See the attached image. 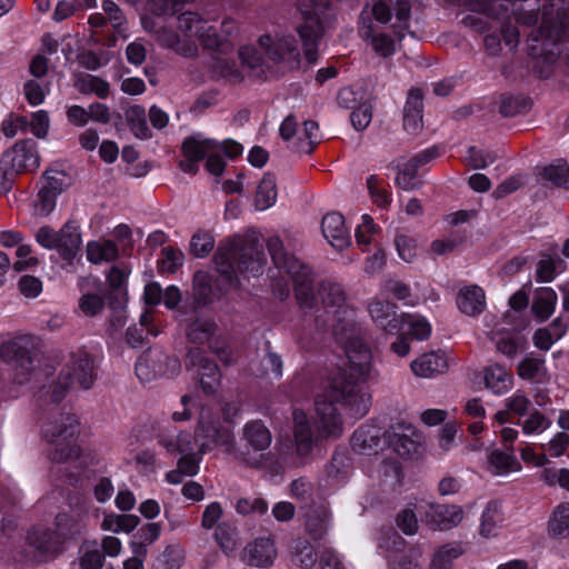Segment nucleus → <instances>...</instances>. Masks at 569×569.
<instances>
[{
  "mask_svg": "<svg viewBox=\"0 0 569 569\" xmlns=\"http://www.w3.org/2000/svg\"><path fill=\"white\" fill-rule=\"evenodd\" d=\"M569 529V502L561 503L549 521V532L552 536H562Z\"/></svg>",
  "mask_w": 569,
  "mask_h": 569,
  "instance_id": "nucleus-51",
  "label": "nucleus"
},
{
  "mask_svg": "<svg viewBox=\"0 0 569 569\" xmlns=\"http://www.w3.org/2000/svg\"><path fill=\"white\" fill-rule=\"evenodd\" d=\"M213 148H217V144L209 139L188 137L181 147L184 159L179 162L180 169L186 173L196 174L199 170L198 162L203 160L208 151Z\"/></svg>",
  "mask_w": 569,
  "mask_h": 569,
  "instance_id": "nucleus-18",
  "label": "nucleus"
},
{
  "mask_svg": "<svg viewBox=\"0 0 569 569\" xmlns=\"http://www.w3.org/2000/svg\"><path fill=\"white\" fill-rule=\"evenodd\" d=\"M179 371V359L160 349L146 350L136 363V375L142 382H150L164 376L172 377Z\"/></svg>",
  "mask_w": 569,
  "mask_h": 569,
  "instance_id": "nucleus-11",
  "label": "nucleus"
},
{
  "mask_svg": "<svg viewBox=\"0 0 569 569\" xmlns=\"http://www.w3.org/2000/svg\"><path fill=\"white\" fill-rule=\"evenodd\" d=\"M29 127V121L24 116L11 114L1 123V131L7 138H13L18 131L24 132Z\"/></svg>",
  "mask_w": 569,
  "mask_h": 569,
  "instance_id": "nucleus-60",
  "label": "nucleus"
},
{
  "mask_svg": "<svg viewBox=\"0 0 569 569\" xmlns=\"http://www.w3.org/2000/svg\"><path fill=\"white\" fill-rule=\"evenodd\" d=\"M293 561L297 566L301 568H312L317 562V552L313 546L306 540L299 541L296 547V555Z\"/></svg>",
  "mask_w": 569,
  "mask_h": 569,
  "instance_id": "nucleus-53",
  "label": "nucleus"
},
{
  "mask_svg": "<svg viewBox=\"0 0 569 569\" xmlns=\"http://www.w3.org/2000/svg\"><path fill=\"white\" fill-rule=\"evenodd\" d=\"M236 510L243 516L251 513L263 515L268 510V502L263 498H240L236 503Z\"/></svg>",
  "mask_w": 569,
  "mask_h": 569,
  "instance_id": "nucleus-56",
  "label": "nucleus"
},
{
  "mask_svg": "<svg viewBox=\"0 0 569 569\" xmlns=\"http://www.w3.org/2000/svg\"><path fill=\"white\" fill-rule=\"evenodd\" d=\"M515 7L513 0H485L477 1L472 10L481 12L492 19L502 20L501 34L505 43L511 49L519 43L520 33L516 26L510 23L511 10Z\"/></svg>",
  "mask_w": 569,
  "mask_h": 569,
  "instance_id": "nucleus-12",
  "label": "nucleus"
},
{
  "mask_svg": "<svg viewBox=\"0 0 569 569\" xmlns=\"http://www.w3.org/2000/svg\"><path fill=\"white\" fill-rule=\"evenodd\" d=\"M395 244L399 257L406 261L411 262L417 254L415 240L406 234H398L395 239Z\"/></svg>",
  "mask_w": 569,
  "mask_h": 569,
  "instance_id": "nucleus-64",
  "label": "nucleus"
},
{
  "mask_svg": "<svg viewBox=\"0 0 569 569\" xmlns=\"http://www.w3.org/2000/svg\"><path fill=\"white\" fill-rule=\"evenodd\" d=\"M183 253L180 250L173 249L172 247H166L162 249L161 269L163 271L173 273L178 267L182 264Z\"/></svg>",
  "mask_w": 569,
  "mask_h": 569,
  "instance_id": "nucleus-61",
  "label": "nucleus"
},
{
  "mask_svg": "<svg viewBox=\"0 0 569 569\" xmlns=\"http://www.w3.org/2000/svg\"><path fill=\"white\" fill-rule=\"evenodd\" d=\"M557 293L551 288H539L535 292L531 310L536 319L543 322L553 313L557 305Z\"/></svg>",
  "mask_w": 569,
  "mask_h": 569,
  "instance_id": "nucleus-27",
  "label": "nucleus"
},
{
  "mask_svg": "<svg viewBox=\"0 0 569 569\" xmlns=\"http://www.w3.org/2000/svg\"><path fill=\"white\" fill-rule=\"evenodd\" d=\"M541 177L558 188L569 189V164L559 159L542 168Z\"/></svg>",
  "mask_w": 569,
  "mask_h": 569,
  "instance_id": "nucleus-34",
  "label": "nucleus"
},
{
  "mask_svg": "<svg viewBox=\"0 0 569 569\" xmlns=\"http://www.w3.org/2000/svg\"><path fill=\"white\" fill-rule=\"evenodd\" d=\"M496 156L491 152H486L482 150H478L476 147H470L468 149V156L466 158L468 164L473 169H483L489 163H492L496 160Z\"/></svg>",
  "mask_w": 569,
  "mask_h": 569,
  "instance_id": "nucleus-62",
  "label": "nucleus"
},
{
  "mask_svg": "<svg viewBox=\"0 0 569 569\" xmlns=\"http://www.w3.org/2000/svg\"><path fill=\"white\" fill-rule=\"evenodd\" d=\"M409 327L410 335L417 340H426L431 333V326L426 318L419 315L401 313V329Z\"/></svg>",
  "mask_w": 569,
  "mask_h": 569,
  "instance_id": "nucleus-40",
  "label": "nucleus"
},
{
  "mask_svg": "<svg viewBox=\"0 0 569 569\" xmlns=\"http://www.w3.org/2000/svg\"><path fill=\"white\" fill-rule=\"evenodd\" d=\"M201 31L202 32L198 34L197 39L203 48L214 50L222 56H226L233 50L232 44L228 40L219 37L212 26L207 23Z\"/></svg>",
  "mask_w": 569,
  "mask_h": 569,
  "instance_id": "nucleus-36",
  "label": "nucleus"
},
{
  "mask_svg": "<svg viewBox=\"0 0 569 569\" xmlns=\"http://www.w3.org/2000/svg\"><path fill=\"white\" fill-rule=\"evenodd\" d=\"M266 58L286 70L297 69L300 64V50L293 36L263 34L258 41Z\"/></svg>",
  "mask_w": 569,
  "mask_h": 569,
  "instance_id": "nucleus-10",
  "label": "nucleus"
},
{
  "mask_svg": "<svg viewBox=\"0 0 569 569\" xmlns=\"http://www.w3.org/2000/svg\"><path fill=\"white\" fill-rule=\"evenodd\" d=\"M40 340L33 335H20L0 345V358L10 367L12 381L23 385L36 371L37 351Z\"/></svg>",
  "mask_w": 569,
  "mask_h": 569,
  "instance_id": "nucleus-6",
  "label": "nucleus"
},
{
  "mask_svg": "<svg viewBox=\"0 0 569 569\" xmlns=\"http://www.w3.org/2000/svg\"><path fill=\"white\" fill-rule=\"evenodd\" d=\"M457 305L465 315L477 316L486 307L485 292L476 284L465 287L459 291Z\"/></svg>",
  "mask_w": 569,
  "mask_h": 569,
  "instance_id": "nucleus-24",
  "label": "nucleus"
},
{
  "mask_svg": "<svg viewBox=\"0 0 569 569\" xmlns=\"http://www.w3.org/2000/svg\"><path fill=\"white\" fill-rule=\"evenodd\" d=\"M303 133L308 139L307 142L299 141L298 148L299 151L310 154L313 152L315 146L321 140V136L319 133V124L313 120H307L303 122Z\"/></svg>",
  "mask_w": 569,
  "mask_h": 569,
  "instance_id": "nucleus-54",
  "label": "nucleus"
},
{
  "mask_svg": "<svg viewBox=\"0 0 569 569\" xmlns=\"http://www.w3.org/2000/svg\"><path fill=\"white\" fill-rule=\"evenodd\" d=\"M77 88L84 94L94 93L100 99H106L110 93L109 83L102 78L92 74H86L80 78L77 82Z\"/></svg>",
  "mask_w": 569,
  "mask_h": 569,
  "instance_id": "nucleus-41",
  "label": "nucleus"
},
{
  "mask_svg": "<svg viewBox=\"0 0 569 569\" xmlns=\"http://www.w3.org/2000/svg\"><path fill=\"white\" fill-rule=\"evenodd\" d=\"M508 378L506 369L499 365L490 366L485 371L486 386L496 395H501L507 390Z\"/></svg>",
  "mask_w": 569,
  "mask_h": 569,
  "instance_id": "nucleus-46",
  "label": "nucleus"
},
{
  "mask_svg": "<svg viewBox=\"0 0 569 569\" xmlns=\"http://www.w3.org/2000/svg\"><path fill=\"white\" fill-rule=\"evenodd\" d=\"M277 200V181L271 172H266L261 179L254 198V206L258 210H266L274 204Z\"/></svg>",
  "mask_w": 569,
  "mask_h": 569,
  "instance_id": "nucleus-30",
  "label": "nucleus"
},
{
  "mask_svg": "<svg viewBox=\"0 0 569 569\" xmlns=\"http://www.w3.org/2000/svg\"><path fill=\"white\" fill-rule=\"evenodd\" d=\"M217 326L209 318H196L186 327V335L190 342L202 345L210 341L214 335Z\"/></svg>",
  "mask_w": 569,
  "mask_h": 569,
  "instance_id": "nucleus-31",
  "label": "nucleus"
},
{
  "mask_svg": "<svg viewBox=\"0 0 569 569\" xmlns=\"http://www.w3.org/2000/svg\"><path fill=\"white\" fill-rule=\"evenodd\" d=\"M490 340L495 343L497 351L508 358L516 357L519 350L525 349L527 339L515 330H493Z\"/></svg>",
  "mask_w": 569,
  "mask_h": 569,
  "instance_id": "nucleus-22",
  "label": "nucleus"
},
{
  "mask_svg": "<svg viewBox=\"0 0 569 569\" xmlns=\"http://www.w3.org/2000/svg\"><path fill=\"white\" fill-rule=\"evenodd\" d=\"M539 1L533 0V2L525 6L523 3H516L511 10V18H513L517 24L523 27H533L538 22L539 19Z\"/></svg>",
  "mask_w": 569,
  "mask_h": 569,
  "instance_id": "nucleus-38",
  "label": "nucleus"
},
{
  "mask_svg": "<svg viewBox=\"0 0 569 569\" xmlns=\"http://www.w3.org/2000/svg\"><path fill=\"white\" fill-rule=\"evenodd\" d=\"M508 452L496 449L488 457L490 470L493 475L503 476L512 471H518L521 465L512 453V448L507 447Z\"/></svg>",
  "mask_w": 569,
  "mask_h": 569,
  "instance_id": "nucleus-28",
  "label": "nucleus"
},
{
  "mask_svg": "<svg viewBox=\"0 0 569 569\" xmlns=\"http://www.w3.org/2000/svg\"><path fill=\"white\" fill-rule=\"evenodd\" d=\"M423 509L425 520L433 529L448 530L458 526L462 518L461 507L456 505L426 503Z\"/></svg>",
  "mask_w": 569,
  "mask_h": 569,
  "instance_id": "nucleus-17",
  "label": "nucleus"
},
{
  "mask_svg": "<svg viewBox=\"0 0 569 569\" xmlns=\"http://www.w3.org/2000/svg\"><path fill=\"white\" fill-rule=\"evenodd\" d=\"M381 432L375 426H361L351 437L352 448L360 453L378 452L381 449Z\"/></svg>",
  "mask_w": 569,
  "mask_h": 569,
  "instance_id": "nucleus-23",
  "label": "nucleus"
},
{
  "mask_svg": "<svg viewBox=\"0 0 569 569\" xmlns=\"http://www.w3.org/2000/svg\"><path fill=\"white\" fill-rule=\"evenodd\" d=\"M206 24L207 21H204L197 12L187 11L182 12L178 17L179 30L190 38H197L198 34L202 32L201 30Z\"/></svg>",
  "mask_w": 569,
  "mask_h": 569,
  "instance_id": "nucleus-45",
  "label": "nucleus"
},
{
  "mask_svg": "<svg viewBox=\"0 0 569 569\" xmlns=\"http://www.w3.org/2000/svg\"><path fill=\"white\" fill-rule=\"evenodd\" d=\"M462 553L459 546H442L433 555L428 569H452V561Z\"/></svg>",
  "mask_w": 569,
  "mask_h": 569,
  "instance_id": "nucleus-43",
  "label": "nucleus"
},
{
  "mask_svg": "<svg viewBox=\"0 0 569 569\" xmlns=\"http://www.w3.org/2000/svg\"><path fill=\"white\" fill-rule=\"evenodd\" d=\"M184 366L199 378L201 389L206 395H213L220 385V371L217 363L210 360L200 348H190L187 352Z\"/></svg>",
  "mask_w": 569,
  "mask_h": 569,
  "instance_id": "nucleus-14",
  "label": "nucleus"
},
{
  "mask_svg": "<svg viewBox=\"0 0 569 569\" xmlns=\"http://www.w3.org/2000/svg\"><path fill=\"white\" fill-rule=\"evenodd\" d=\"M79 433V421L74 415L60 413L42 428L44 440L52 446L49 459L57 463L71 462L79 459L81 449L76 443Z\"/></svg>",
  "mask_w": 569,
  "mask_h": 569,
  "instance_id": "nucleus-5",
  "label": "nucleus"
},
{
  "mask_svg": "<svg viewBox=\"0 0 569 569\" xmlns=\"http://www.w3.org/2000/svg\"><path fill=\"white\" fill-rule=\"evenodd\" d=\"M318 296L326 311L332 315L329 327L337 341L343 345L349 369L336 375L328 388L317 396L316 433L307 415L302 410L293 411V440L296 452L301 458L308 457L320 440L341 436L342 421L337 405L349 409L355 418L363 417L371 406V395L360 383L370 375L371 351L363 342L353 309L347 303L346 291L340 283L322 281L318 286Z\"/></svg>",
  "mask_w": 569,
  "mask_h": 569,
  "instance_id": "nucleus-1",
  "label": "nucleus"
},
{
  "mask_svg": "<svg viewBox=\"0 0 569 569\" xmlns=\"http://www.w3.org/2000/svg\"><path fill=\"white\" fill-rule=\"evenodd\" d=\"M447 369V361L439 352L425 353L411 362L412 372L422 378H430Z\"/></svg>",
  "mask_w": 569,
  "mask_h": 569,
  "instance_id": "nucleus-25",
  "label": "nucleus"
},
{
  "mask_svg": "<svg viewBox=\"0 0 569 569\" xmlns=\"http://www.w3.org/2000/svg\"><path fill=\"white\" fill-rule=\"evenodd\" d=\"M390 167L395 168L397 176L395 183L405 191L417 190L421 187L422 182L418 180V170L409 161L405 163H390Z\"/></svg>",
  "mask_w": 569,
  "mask_h": 569,
  "instance_id": "nucleus-32",
  "label": "nucleus"
},
{
  "mask_svg": "<svg viewBox=\"0 0 569 569\" xmlns=\"http://www.w3.org/2000/svg\"><path fill=\"white\" fill-rule=\"evenodd\" d=\"M563 41H569V8L565 0H557L543 6L541 23L528 36L527 50L532 58L550 64L561 54ZM565 60L569 69V49Z\"/></svg>",
  "mask_w": 569,
  "mask_h": 569,
  "instance_id": "nucleus-2",
  "label": "nucleus"
},
{
  "mask_svg": "<svg viewBox=\"0 0 569 569\" xmlns=\"http://www.w3.org/2000/svg\"><path fill=\"white\" fill-rule=\"evenodd\" d=\"M183 561V550L179 546H168L156 559L153 569H180Z\"/></svg>",
  "mask_w": 569,
  "mask_h": 569,
  "instance_id": "nucleus-44",
  "label": "nucleus"
},
{
  "mask_svg": "<svg viewBox=\"0 0 569 569\" xmlns=\"http://www.w3.org/2000/svg\"><path fill=\"white\" fill-rule=\"evenodd\" d=\"M330 519L331 511L328 505L320 503L311 506L306 513V531L312 539L320 540L329 530Z\"/></svg>",
  "mask_w": 569,
  "mask_h": 569,
  "instance_id": "nucleus-21",
  "label": "nucleus"
},
{
  "mask_svg": "<svg viewBox=\"0 0 569 569\" xmlns=\"http://www.w3.org/2000/svg\"><path fill=\"white\" fill-rule=\"evenodd\" d=\"M323 237L336 249H343L350 244V236L345 224V218L339 212L327 213L321 221Z\"/></svg>",
  "mask_w": 569,
  "mask_h": 569,
  "instance_id": "nucleus-20",
  "label": "nucleus"
},
{
  "mask_svg": "<svg viewBox=\"0 0 569 569\" xmlns=\"http://www.w3.org/2000/svg\"><path fill=\"white\" fill-rule=\"evenodd\" d=\"M214 537L221 550L230 555L237 548V529L228 523H219L214 531Z\"/></svg>",
  "mask_w": 569,
  "mask_h": 569,
  "instance_id": "nucleus-47",
  "label": "nucleus"
},
{
  "mask_svg": "<svg viewBox=\"0 0 569 569\" xmlns=\"http://www.w3.org/2000/svg\"><path fill=\"white\" fill-rule=\"evenodd\" d=\"M530 108V100L522 96L503 94L500 99L499 112L503 117H515L527 112Z\"/></svg>",
  "mask_w": 569,
  "mask_h": 569,
  "instance_id": "nucleus-42",
  "label": "nucleus"
},
{
  "mask_svg": "<svg viewBox=\"0 0 569 569\" xmlns=\"http://www.w3.org/2000/svg\"><path fill=\"white\" fill-rule=\"evenodd\" d=\"M160 443L170 453H179L181 456H186L196 455L194 445H197L198 441H196V435L192 436L188 432H180L176 437L160 439Z\"/></svg>",
  "mask_w": 569,
  "mask_h": 569,
  "instance_id": "nucleus-33",
  "label": "nucleus"
},
{
  "mask_svg": "<svg viewBox=\"0 0 569 569\" xmlns=\"http://www.w3.org/2000/svg\"><path fill=\"white\" fill-rule=\"evenodd\" d=\"M44 188L60 194L69 184L68 176L64 171L58 169H49L43 173Z\"/></svg>",
  "mask_w": 569,
  "mask_h": 569,
  "instance_id": "nucleus-57",
  "label": "nucleus"
},
{
  "mask_svg": "<svg viewBox=\"0 0 569 569\" xmlns=\"http://www.w3.org/2000/svg\"><path fill=\"white\" fill-rule=\"evenodd\" d=\"M398 528L407 536L415 535L418 530V519L410 508L401 510L396 517Z\"/></svg>",
  "mask_w": 569,
  "mask_h": 569,
  "instance_id": "nucleus-58",
  "label": "nucleus"
},
{
  "mask_svg": "<svg viewBox=\"0 0 569 569\" xmlns=\"http://www.w3.org/2000/svg\"><path fill=\"white\" fill-rule=\"evenodd\" d=\"M264 260L262 243L254 233L221 242L214 254L217 270L229 284H237L238 274L260 272Z\"/></svg>",
  "mask_w": 569,
  "mask_h": 569,
  "instance_id": "nucleus-3",
  "label": "nucleus"
},
{
  "mask_svg": "<svg viewBox=\"0 0 569 569\" xmlns=\"http://www.w3.org/2000/svg\"><path fill=\"white\" fill-rule=\"evenodd\" d=\"M266 356L262 359V368L266 375H273L276 378L282 376V359L279 355L273 352L270 348V342H267Z\"/></svg>",
  "mask_w": 569,
  "mask_h": 569,
  "instance_id": "nucleus-59",
  "label": "nucleus"
},
{
  "mask_svg": "<svg viewBox=\"0 0 569 569\" xmlns=\"http://www.w3.org/2000/svg\"><path fill=\"white\" fill-rule=\"evenodd\" d=\"M214 247V238L209 232L199 231L190 241V251L197 258L207 257Z\"/></svg>",
  "mask_w": 569,
  "mask_h": 569,
  "instance_id": "nucleus-52",
  "label": "nucleus"
},
{
  "mask_svg": "<svg viewBox=\"0 0 569 569\" xmlns=\"http://www.w3.org/2000/svg\"><path fill=\"white\" fill-rule=\"evenodd\" d=\"M87 257L92 263L112 261L118 257V247L111 240L91 241L87 244Z\"/></svg>",
  "mask_w": 569,
  "mask_h": 569,
  "instance_id": "nucleus-35",
  "label": "nucleus"
},
{
  "mask_svg": "<svg viewBox=\"0 0 569 569\" xmlns=\"http://www.w3.org/2000/svg\"><path fill=\"white\" fill-rule=\"evenodd\" d=\"M302 14L303 22L297 28V31L302 40L307 61L313 63L318 58L319 41L335 14L329 0H310V9L302 10Z\"/></svg>",
  "mask_w": 569,
  "mask_h": 569,
  "instance_id": "nucleus-7",
  "label": "nucleus"
},
{
  "mask_svg": "<svg viewBox=\"0 0 569 569\" xmlns=\"http://www.w3.org/2000/svg\"><path fill=\"white\" fill-rule=\"evenodd\" d=\"M242 438L254 451H263L271 443V433L259 420L249 421L243 427Z\"/></svg>",
  "mask_w": 569,
  "mask_h": 569,
  "instance_id": "nucleus-26",
  "label": "nucleus"
},
{
  "mask_svg": "<svg viewBox=\"0 0 569 569\" xmlns=\"http://www.w3.org/2000/svg\"><path fill=\"white\" fill-rule=\"evenodd\" d=\"M34 239L42 248L57 250L66 261L73 260L82 244L81 232L74 221H67L59 231L42 226L34 233Z\"/></svg>",
  "mask_w": 569,
  "mask_h": 569,
  "instance_id": "nucleus-9",
  "label": "nucleus"
},
{
  "mask_svg": "<svg viewBox=\"0 0 569 569\" xmlns=\"http://www.w3.org/2000/svg\"><path fill=\"white\" fill-rule=\"evenodd\" d=\"M501 521V515L499 506L495 501H490L481 516L480 535L483 537H490L493 535L498 522Z\"/></svg>",
  "mask_w": 569,
  "mask_h": 569,
  "instance_id": "nucleus-48",
  "label": "nucleus"
},
{
  "mask_svg": "<svg viewBox=\"0 0 569 569\" xmlns=\"http://www.w3.org/2000/svg\"><path fill=\"white\" fill-rule=\"evenodd\" d=\"M96 380L93 360L87 352L73 355L60 371L52 391V400L59 402L66 392L73 387L90 389Z\"/></svg>",
  "mask_w": 569,
  "mask_h": 569,
  "instance_id": "nucleus-8",
  "label": "nucleus"
},
{
  "mask_svg": "<svg viewBox=\"0 0 569 569\" xmlns=\"http://www.w3.org/2000/svg\"><path fill=\"white\" fill-rule=\"evenodd\" d=\"M212 69L219 76L232 82H238L242 79L240 70L237 68L236 62L222 57L221 53L213 57Z\"/></svg>",
  "mask_w": 569,
  "mask_h": 569,
  "instance_id": "nucleus-49",
  "label": "nucleus"
},
{
  "mask_svg": "<svg viewBox=\"0 0 569 569\" xmlns=\"http://www.w3.org/2000/svg\"><path fill=\"white\" fill-rule=\"evenodd\" d=\"M28 543L41 553H52L57 550V543L52 533L44 528H33L27 535Z\"/></svg>",
  "mask_w": 569,
  "mask_h": 569,
  "instance_id": "nucleus-39",
  "label": "nucleus"
},
{
  "mask_svg": "<svg viewBox=\"0 0 569 569\" xmlns=\"http://www.w3.org/2000/svg\"><path fill=\"white\" fill-rule=\"evenodd\" d=\"M382 437L383 442L403 459H417L425 451L421 437L413 431L411 435L405 433L402 426L390 427Z\"/></svg>",
  "mask_w": 569,
  "mask_h": 569,
  "instance_id": "nucleus-15",
  "label": "nucleus"
},
{
  "mask_svg": "<svg viewBox=\"0 0 569 569\" xmlns=\"http://www.w3.org/2000/svg\"><path fill=\"white\" fill-rule=\"evenodd\" d=\"M274 541L269 537H259L248 542L240 553L243 563L256 568H269L277 558Z\"/></svg>",
  "mask_w": 569,
  "mask_h": 569,
  "instance_id": "nucleus-16",
  "label": "nucleus"
},
{
  "mask_svg": "<svg viewBox=\"0 0 569 569\" xmlns=\"http://www.w3.org/2000/svg\"><path fill=\"white\" fill-rule=\"evenodd\" d=\"M396 309L395 303L380 299H373L368 306L372 321L390 335L401 330V315L398 316Z\"/></svg>",
  "mask_w": 569,
  "mask_h": 569,
  "instance_id": "nucleus-19",
  "label": "nucleus"
},
{
  "mask_svg": "<svg viewBox=\"0 0 569 569\" xmlns=\"http://www.w3.org/2000/svg\"><path fill=\"white\" fill-rule=\"evenodd\" d=\"M128 126L134 136L139 139L151 137V130L147 124L146 110L141 106H132L126 111Z\"/></svg>",
  "mask_w": 569,
  "mask_h": 569,
  "instance_id": "nucleus-37",
  "label": "nucleus"
},
{
  "mask_svg": "<svg viewBox=\"0 0 569 569\" xmlns=\"http://www.w3.org/2000/svg\"><path fill=\"white\" fill-rule=\"evenodd\" d=\"M209 433L212 436V440L202 441L198 449L200 457L206 452L212 450L214 447H222L229 453L233 452L234 437L230 428L228 427H210Z\"/></svg>",
  "mask_w": 569,
  "mask_h": 569,
  "instance_id": "nucleus-29",
  "label": "nucleus"
},
{
  "mask_svg": "<svg viewBox=\"0 0 569 569\" xmlns=\"http://www.w3.org/2000/svg\"><path fill=\"white\" fill-rule=\"evenodd\" d=\"M267 247L274 266L291 276L299 307L303 310L313 309L319 296L318 291L316 292L311 269L295 256L287 253L279 237H271Z\"/></svg>",
  "mask_w": 569,
  "mask_h": 569,
  "instance_id": "nucleus-4",
  "label": "nucleus"
},
{
  "mask_svg": "<svg viewBox=\"0 0 569 569\" xmlns=\"http://www.w3.org/2000/svg\"><path fill=\"white\" fill-rule=\"evenodd\" d=\"M56 527L58 533L63 538H72L82 533V525L72 516L60 512L56 517Z\"/></svg>",
  "mask_w": 569,
  "mask_h": 569,
  "instance_id": "nucleus-50",
  "label": "nucleus"
},
{
  "mask_svg": "<svg viewBox=\"0 0 569 569\" xmlns=\"http://www.w3.org/2000/svg\"><path fill=\"white\" fill-rule=\"evenodd\" d=\"M466 240V233L456 232L446 239H437L431 243V251L436 254H447L462 244Z\"/></svg>",
  "mask_w": 569,
  "mask_h": 569,
  "instance_id": "nucleus-55",
  "label": "nucleus"
},
{
  "mask_svg": "<svg viewBox=\"0 0 569 569\" xmlns=\"http://www.w3.org/2000/svg\"><path fill=\"white\" fill-rule=\"evenodd\" d=\"M0 161L3 163V167L17 176L37 170L40 164V158L36 141L30 138L17 141L3 152Z\"/></svg>",
  "mask_w": 569,
  "mask_h": 569,
  "instance_id": "nucleus-13",
  "label": "nucleus"
},
{
  "mask_svg": "<svg viewBox=\"0 0 569 569\" xmlns=\"http://www.w3.org/2000/svg\"><path fill=\"white\" fill-rule=\"evenodd\" d=\"M313 493V485L307 478L300 477L290 483V495L295 499L308 501Z\"/></svg>",
  "mask_w": 569,
  "mask_h": 569,
  "instance_id": "nucleus-63",
  "label": "nucleus"
}]
</instances>
